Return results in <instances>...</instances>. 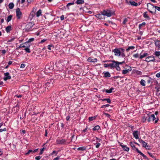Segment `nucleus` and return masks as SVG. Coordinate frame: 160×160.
<instances>
[{"label":"nucleus","instance_id":"f257e3e1","mask_svg":"<svg viewBox=\"0 0 160 160\" xmlns=\"http://www.w3.org/2000/svg\"><path fill=\"white\" fill-rule=\"evenodd\" d=\"M125 50L122 48H116L112 50V52H114V55L116 56H121L122 58L125 57L124 52Z\"/></svg>","mask_w":160,"mask_h":160},{"label":"nucleus","instance_id":"f03ea898","mask_svg":"<svg viewBox=\"0 0 160 160\" xmlns=\"http://www.w3.org/2000/svg\"><path fill=\"white\" fill-rule=\"evenodd\" d=\"M130 145L132 147V148L133 150H135L137 151V152L139 153L141 156H142L143 157L147 159V158L146 156L144 155L142 152L141 151H140L137 148L134 144L132 142H130Z\"/></svg>","mask_w":160,"mask_h":160},{"label":"nucleus","instance_id":"7ed1b4c3","mask_svg":"<svg viewBox=\"0 0 160 160\" xmlns=\"http://www.w3.org/2000/svg\"><path fill=\"white\" fill-rule=\"evenodd\" d=\"M111 62L110 63V68L111 69H113L115 68L117 65V61L115 60H107L103 61L104 62Z\"/></svg>","mask_w":160,"mask_h":160},{"label":"nucleus","instance_id":"20e7f679","mask_svg":"<svg viewBox=\"0 0 160 160\" xmlns=\"http://www.w3.org/2000/svg\"><path fill=\"white\" fill-rule=\"evenodd\" d=\"M34 24V23L33 22H28L26 26V31L27 32L31 31L32 30L31 28Z\"/></svg>","mask_w":160,"mask_h":160},{"label":"nucleus","instance_id":"39448f33","mask_svg":"<svg viewBox=\"0 0 160 160\" xmlns=\"http://www.w3.org/2000/svg\"><path fill=\"white\" fill-rule=\"evenodd\" d=\"M56 142L58 144L68 145L69 143V142H66V140L65 139H57L56 140Z\"/></svg>","mask_w":160,"mask_h":160},{"label":"nucleus","instance_id":"423d86ee","mask_svg":"<svg viewBox=\"0 0 160 160\" xmlns=\"http://www.w3.org/2000/svg\"><path fill=\"white\" fill-rule=\"evenodd\" d=\"M102 12L105 17H110L112 14L111 11L107 9L103 10Z\"/></svg>","mask_w":160,"mask_h":160},{"label":"nucleus","instance_id":"0eeeda50","mask_svg":"<svg viewBox=\"0 0 160 160\" xmlns=\"http://www.w3.org/2000/svg\"><path fill=\"white\" fill-rule=\"evenodd\" d=\"M147 9L148 11L151 13H153V12L152 11L150 10H154L155 8V7L153 5L150 3H147Z\"/></svg>","mask_w":160,"mask_h":160},{"label":"nucleus","instance_id":"6e6552de","mask_svg":"<svg viewBox=\"0 0 160 160\" xmlns=\"http://www.w3.org/2000/svg\"><path fill=\"white\" fill-rule=\"evenodd\" d=\"M16 17L18 19H20L22 15V13L20 11V9L19 8H17L16 9Z\"/></svg>","mask_w":160,"mask_h":160},{"label":"nucleus","instance_id":"1a4fd4ad","mask_svg":"<svg viewBox=\"0 0 160 160\" xmlns=\"http://www.w3.org/2000/svg\"><path fill=\"white\" fill-rule=\"evenodd\" d=\"M145 61L147 62H155L154 57L152 56H151L147 57L145 59Z\"/></svg>","mask_w":160,"mask_h":160},{"label":"nucleus","instance_id":"9d476101","mask_svg":"<svg viewBox=\"0 0 160 160\" xmlns=\"http://www.w3.org/2000/svg\"><path fill=\"white\" fill-rule=\"evenodd\" d=\"M45 88H47V89H49V88H51L53 86V83L52 82H48L45 83Z\"/></svg>","mask_w":160,"mask_h":160},{"label":"nucleus","instance_id":"9b49d317","mask_svg":"<svg viewBox=\"0 0 160 160\" xmlns=\"http://www.w3.org/2000/svg\"><path fill=\"white\" fill-rule=\"evenodd\" d=\"M9 73L7 72L4 73V75L5 77L3 78L4 81H6L8 79H11V77L9 75Z\"/></svg>","mask_w":160,"mask_h":160},{"label":"nucleus","instance_id":"f8f14e48","mask_svg":"<svg viewBox=\"0 0 160 160\" xmlns=\"http://www.w3.org/2000/svg\"><path fill=\"white\" fill-rule=\"evenodd\" d=\"M119 146H121L124 151L128 152L129 150V148L128 147H127L126 145H122V143L119 142Z\"/></svg>","mask_w":160,"mask_h":160},{"label":"nucleus","instance_id":"ddd939ff","mask_svg":"<svg viewBox=\"0 0 160 160\" xmlns=\"http://www.w3.org/2000/svg\"><path fill=\"white\" fill-rule=\"evenodd\" d=\"M140 133L138 131H133L132 134L133 137L135 138L136 139H139L138 134Z\"/></svg>","mask_w":160,"mask_h":160},{"label":"nucleus","instance_id":"4468645a","mask_svg":"<svg viewBox=\"0 0 160 160\" xmlns=\"http://www.w3.org/2000/svg\"><path fill=\"white\" fill-rule=\"evenodd\" d=\"M19 109V106L18 105H16L14 107L12 108V111L14 112V113H16L17 112Z\"/></svg>","mask_w":160,"mask_h":160},{"label":"nucleus","instance_id":"2eb2a0df","mask_svg":"<svg viewBox=\"0 0 160 160\" xmlns=\"http://www.w3.org/2000/svg\"><path fill=\"white\" fill-rule=\"evenodd\" d=\"M132 70V68L130 67H129V68L127 69L123 70L122 71V73L123 74H125L128 73L129 71Z\"/></svg>","mask_w":160,"mask_h":160},{"label":"nucleus","instance_id":"dca6fc26","mask_svg":"<svg viewBox=\"0 0 160 160\" xmlns=\"http://www.w3.org/2000/svg\"><path fill=\"white\" fill-rule=\"evenodd\" d=\"M96 17L100 19H104L105 18V16L103 15L102 12H101V14L96 15Z\"/></svg>","mask_w":160,"mask_h":160},{"label":"nucleus","instance_id":"f3484780","mask_svg":"<svg viewBox=\"0 0 160 160\" xmlns=\"http://www.w3.org/2000/svg\"><path fill=\"white\" fill-rule=\"evenodd\" d=\"M138 141L140 143H141L142 144V146L144 148L145 147H146V145L147 144V143H146V142H145L142 139H139L138 140Z\"/></svg>","mask_w":160,"mask_h":160},{"label":"nucleus","instance_id":"a211bd4d","mask_svg":"<svg viewBox=\"0 0 160 160\" xmlns=\"http://www.w3.org/2000/svg\"><path fill=\"white\" fill-rule=\"evenodd\" d=\"M151 119L153 121H155V123H156L157 122L158 119L155 117V115L153 114L151 115Z\"/></svg>","mask_w":160,"mask_h":160},{"label":"nucleus","instance_id":"6ab92c4d","mask_svg":"<svg viewBox=\"0 0 160 160\" xmlns=\"http://www.w3.org/2000/svg\"><path fill=\"white\" fill-rule=\"evenodd\" d=\"M104 74L103 77L105 78H109L110 77L111 75L108 72H104L103 73Z\"/></svg>","mask_w":160,"mask_h":160},{"label":"nucleus","instance_id":"aec40b11","mask_svg":"<svg viewBox=\"0 0 160 160\" xmlns=\"http://www.w3.org/2000/svg\"><path fill=\"white\" fill-rule=\"evenodd\" d=\"M154 42L155 46L158 48H160V40H156Z\"/></svg>","mask_w":160,"mask_h":160},{"label":"nucleus","instance_id":"412c9836","mask_svg":"<svg viewBox=\"0 0 160 160\" xmlns=\"http://www.w3.org/2000/svg\"><path fill=\"white\" fill-rule=\"evenodd\" d=\"M88 61L91 62H96L97 61V59L96 58L92 59L91 58L89 57L88 59Z\"/></svg>","mask_w":160,"mask_h":160},{"label":"nucleus","instance_id":"4be33fe9","mask_svg":"<svg viewBox=\"0 0 160 160\" xmlns=\"http://www.w3.org/2000/svg\"><path fill=\"white\" fill-rule=\"evenodd\" d=\"M129 2L130 3V5L132 6H137L138 5V4L136 2H135L132 1H129Z\"/></svg>","mask_w":160,"mask_h":160},{"label":"nucleus","instance_id":"5701e85b","mask_svg":"<svg viewBox=\"0 0 160 160\" xmlns=\"http://www.w3.org/2000/svg\"><path fill=\"white\" fill-rule=\"evenodd\" d=\"M114 89V88L113 87H112L111 88H110L109 90L108 89H104V91H105V92L108 93H111L112 92V90H113Z\"/></svg>","mask_w":160,"mask_h":160},{"label":"nucleus","instance_id":"b1692460","mask_svg":"<svg viewBox=\"0 0 160 160\" xmlns=\"http://www.w3.org/2000/svg\"><path fill=\"white\" fill-rule=\"evenodd\" d=\"M77 150H80L81 151H83L86 150V148L85 146H83L82 147H80L78 148Z\"/></svg>","mask_w":160,"mask_h":160},{"label":"nucleus","instance_id":"393cba45","mask_svg":"<svg viewBox=\"0 0 160 160\" xmlns=\"http://www.w3.org/2000/svg\"><path fill=\"white\" fill-rule=\"evenodd\" d=\"M75 3L78 4H82L84 3V1L83 0H77Z\"/></svg>","mask_w":160,"mask_h":160},{"label":"nucleus","instance_id":"a878e982","mask_svg":"<svg viewBox=\"0 0 160 160\" xmlns=\"http://www.w3.org/2000/svg\"><path fill=\"white\" fill-rule=\"evenodd\" d=\"M35 12L34 11L32 10L29 15V17L32 18L35 16Z\"/></svg>","mask_w":160,"mask_h":160},{"label":"nucleus","instance_id":"bb28decb","mask_svg":"<svg viewBox=\"0 0 160 160\" xmlns=\"http://www.w3.org/2000/svg\"><path fill=\"white\" fill-rule=\"evenodd\" d=\"M148 55V53L145 52L142 55H140V57H139V58L142 59L143 58L147 56Z\"/></svg>","mask_w":160,"mask_h":160},{"label":"nucleus","instance_id":"cd10ccee","mask_svg":"<svg viewBox=\"0 0 160 160\" xmlns=\"http://www.w3.org/2000/svg\"><path fill=\"white\" fill-rule=\"evenodd\" d=\"M11 30V27L10 26H7L6 28V30L7 32H9Z\"/></svg>","mask_w":160,"mask_h":160},{"label":"nucleus","instance_id":"c85d7f7f","mask_svg":"<svg viewBox=\"0 0 160 160\" xmlns=\"http://www.w3.org/2000/svg\"><path fill=\"white\" fill-rule=\"evenodd\" d=\"M136 74L138 75H140L142 74V72L140 71L135 70L134 72Z\"/></svg>","mask_w":160,"mask_h":160},{"label":"nucleus","instance_id":"c756f323","mask_svg":"<svg viewBox=\"0 0 160 160\" xmlns=\"http://www.w3.org/2000/svg\"><path fill=\"white\" fill-rule=\"evenodd\" d=\"M14 6V4L13 2H10L9 3L8 5L9 8L10 9H12Z\"/></svg>","mask_w":160,"mask_h":160},{"label":"nucleus","instance_id":"7c9ffc66","mask_svg":"<svg viewBox=\"0 0 160 160\" xmlns=\"http://www.w3.org/2000/svg\"><path fill=\"white\" fill-rule=\"evenodd\" d=\"M42 13V11L41 9H39L36 13V15L37 17H39Z\"/></svg>","mask_w":160,"mask_h":160},{"label":"nucleus","instance_id":"2f4dec72","mask_svg":"<svg viewBox=\"0 0 160 160\" xmlns=\"http://www.w3.org/2000/svg\"><path fill=\"white\" fill-rule=\"evenodd\" d=\"M101 100L102 101H106L108 103H110L111 102V100L109 98H104V99H102Z\"/></svg>","mask_w":160,"mask_h":160},{"label":"nucleus","instance_id":"473e14b6","mask_svg":"<svg viewBox=\"0 0 160 160\" xmlns=\"http://www.w3.org/2000/svg\"><path fill=\"white\" fill-rule=\"evenodd\" d=\"M100 128V126L98 125H96V126H95V127H94L92 128V130L93 131L97 130H98V129H99Z\"/></svg>","mask_w":160,"mask_h":160},{"label":"nucleus","instance_id":"72a5a7b5","mask_svg":"<svg viewBox=\"0 0 160 160\" xmlns=\"http://www.w3.org/2000/svg\"><path fill=\"white\" fill-rule=\"evenodd\" d=\"M147 12H145L143 14V16L144 18H147L148 19H150L149 17L148 16L147 14Z\"/></svg>","mask_w":160,"mask_h":160},{"label":"nucleus","instance_id":"f704fd0d","mask_svg":"<svg viewBox=\"0 0 160 160\" xmlns=\"http://www.w3.org/2000/svg\"><path fill=\"white\" fill-rule=\"evenodd\" d=\"M135 48V47L133 46H131L129 47L126 49V51L128 52L130 50H133Z\"/></svg>","mask_w":160,"mask_h":160},{"label":"nucleus","instance_id":"c9c22d12","mask_svg":"<svg viewBox=\"0 0 160 160\" xmlns=\"http://www.w3.org/2000/svg\"><path fill=\"white\" fill-rule=\"evenodd\" d=\"M145 25L146 22H143L142 23L140 24L138 27L139 29H141L142 27L145 26Z\"/></svg>","mask_w":160,"mask_h":160},{"label":"nucleus","instance_id":"e433bc0d","mask_svg":"<svg viewBox=\"0 0 160 160\" xmlns=\"http://www.w3.org/2000/svg\"><path fill=\"white\" fill-rule=\"evenodd\" d=\"M145 82H146L144 80L142 79L141 80L140 82V84L143 86H145Z\"/></svg>","mask_w":160,"mask_h":160},{"label":"nucleus","instance_id":"4c0bfd02","mask_svg":"<svg viewBox=\"0 0 160 160\" xmlns=\"http://www.w3.org/2000/svg\"><path fill=\"white\" fill-rule=\"evenodd\" d=\"M12 15H10L8 17L7 19L6 20L7 22H9V21H10L11 20L12 18Z\"/></svg>","mask_w":160,"mask_h":160},{"label":"nucleus","instance_id":"58836bf2","mask_svg":"<svg viewBox=\"0 0 160 160\" xmlns=\"http://www.w3.org/2000/svg\"><path fill=\"white\" fill-rule=\"evenodd\" d=\"M25 48L23 49L24 50H25L28 53H30L31 51L30 49L29 48V47H24Z\"/></svg>","mask_w":160,"mask_h":160},{"label":"nucleus","instance_id":"ea45409f","mask_svg":"<svg viewBox=\"0 0 160 160\" xmlns=\"http://www.w3.org/2000/svg\"><path fill=\"white\" fill-rule=\"evenodd\" d=\"M96 117L97 116L89 117L88 118V119L89 121H92L94 120L96 118Z\"/></svg>","mask_w":160,"mask_h":160},{"label":"nucleus","instance_id":"a19ab883","mask_svg":"<svg viewBox=\"0 0 160 160\" xmlns=\"http://www.w3.org/2000/svg\"><path fill=\"white\" fill-rule=\"evenodd\" d=\"M157 57H159L160 55V52L159 51H155L154 53Z\"/></svg>","mask_w":160,"mask_h":160},{"label":"nucleus","instance_id":"79ce46f5","mask_svg":"<svg viewBox=\"0 0 160 160\" xmlns=\"http://www.w3.org/2000/svg\"><path fill=\"white\" fill-rule=\"evenodd\" d=\"M151 117L150 115V116L147 117L146 118L145 120H147L148 122H150L151 121Z\"/></svg>","mask_w":160,"mask_h":160},{"label":"nucleus","instance_id":"37998d69","mask_svg":"<svg viewBox=\"0 0 160 160\" xmlns=\"http://www.w3.org/2000/svg\"><path fill=\"white\" fill-rule=\"evenodd\" d=\"M117 65L119 66V65H122L123 63H125V61H123L122 62H119L117 61Z\"/></svg>","mask_w":160,"mask_h":160},{"label":"nucleus","instance_id":"c03bdc74","mask_svg":"<svg viewBox=\"0 0 160 160\" xmlns=\"http://www.w3.org/2000/svg\"><path fill=\"white\" fill-rule=\"evenodd\" d=\"M74 4V2H70V3H68L67 4V7H68V9H69V8H68V7L70 6L71 5H73Z\"/></svg>","mask_w":160,"mask_h":160},{"label":"nucleus","instance_id":"a18cd8bd","mask_svg":"<svg viewBox=\"0 0 160 160\" xmlns=\"http://www.w3.org/2000/svg\"><path fill=\"white\" fill-rule=\"evenodd\" d=\"M29 42H27V41L24 44L25 45V47H29L30 46V44L29 43Z\"/></svg>","mask_w":160,"mask_h":160},{"label":"nucleus","instance_id":"49530a36","mask_svg":"<svg viewBox=\"0 0 160 160\" xmlns=\"http://www.w3.org/2000/svg\"><path fill=\"white\" fill-rule=\"evenodd\" d=\"M24 47H25V45H22V44H21L19 46V47H18L16 48V50H18L19 48H24Z\"/></svg>","mask_w":160,"mask_h":160},{"label":"nucleus","instance_id":"de8ad7c7","mask_svg":"<svg viewBox=\"0 0 160 160\" xmlns=\"http://www.w3.org/2000/svg\"><path fill=\"white\" fill-rule=\"evenodd\" d=\"M103 66L104 68H107L108 67H109L110 68V63L109 64H107V63H105L103 64Z\"/></svg>","mask_w":160,"mask_h":160},{"label":"nucleus","instance_id":"09e8293b","mask_svg":"<svg viewBox=\"0 0 160 160\" xmlns=\"http://www.w3.org/2000/svg\"><path fill=\"white\" fill-rule=\"evenodd\" d=\"M34 40V38H31L29 39L27 41V42H30L32 41H33Z\"/></svg>","mask_w":160,"mask_h":160},{"label":"nucleus","instance_id":"8fccbe9b","mask_svg":"<svg viewBox=\"0 0 160 160\" xmlns=\"http://www.w3.org/2000/svg\"><path fill=\"white\" fill-rule=\"evenodd\" d=\"M51 48H54V46L52 45H48V48L49 50H51Z\"/></svg>","mask_w":160,"mask_h":160},{"label":"nucleus","instance_id":"3c124183","mask_svg":"<svg viewBox=\"0 0 160 160\" xmlns=\"http://www.w3.org/2000/svg\"><path fill=\"white\" fill-rule=\"evenodd\" d=\"M155 12H156V10H157L158 11H160V7H158V6H155Z\"/></svg>","mask_w":160,"mask_h":160},{"label":"nucleus","instance_id":"603ef678","mask_svg":"<svg viewBox=\"0 0 160 160\" xmlns=\"http://www.w3.org/2000/svg\"><path fill=\"white\" fill-rule=\"evenodd\" d=\"M115 68L118 71H120L121 70L120 67H119V66L118 65H117Z\"/></svg>","mask_w":160,"mask_h":160},{"label":"nucleus","instance_id":"864d4df0","mask_svg":"<svg viewBox=\"0 0 160 160\" xmlns=\"http://www.w3.org/2000/svg\"><path fill=\"white\" fill-rule=\"evenodd\" d=\"M144 148L150 150L151 149V147L149 145H147V144L146 145V147Z\"/></svg>","mask_w":160,"mask_h":160},{"label":"nucleus","instance_id":"5fc2aeb1","mask_svg":"<svg viewBox=\"0 0 160 160\" xmlns=\"http://www.w3.org/2000/svg\"><path fill=\"white\" fill-rule=\"evenodd\" d=\"M138 56H139V55L138 53L134 54L133 55V57L135 58H138Z\"/></svg>","mask_w":160,"mask_h":160},{"label":"nucleus","instance_id":"6e6d98bb","mask_svg":"<svg viewBox=\"0 0 160 160\" xmlns=\"http://www.w3.org/2000/svg\"><path fill=\"white\" fill-rule=\"evenodd\" d=\"M128 21V19L127 18H125L124 19V20L123 22V24H126V22Z\"/></svg>","mask_w":160,"mask_h":160},{"label":"nucleus","instance_id":"4d7b16f0","mask_svg":"<svg viewBox=\"0 0 160 160\" xmlns=\"http://www.w3.org/2000/svg\"><path fill=\"white\" fill-rule=\"evenodd\" d=\"M41 158H42L41 156H37V157H35V158L36 160H39Z\"/></svg>","mask_w":160,"mask_h":160},{"label":"nucleus","instance_id":"13d9d810","mask_svg":"<svg viewBox=\"0 0 160 160\" xmlns=\"http://www.w3.org/2000/svg\"><path fill=\"white\" fill-rule=\"evenodd\" d=\"M103 114L105 115L106 116H107V117H108L109 118H110L111 116L108 113H106L104 112Z\"/></svg>","mask_w":160,"mask_h":160},{"label":"nucleus","instance_id":"bf43d9fd","mask_svg":"<svg viewBox=\"0 0 160 160\" xmlns=\"http://www.w3.org/2000/svg\"><path fill=\"white\" fill-rule=\"evenodd\" d=\"M32 152V150H29L28 151V152H27V153H26L25 154L26 155L29 154L30 152Z\"/></svg>","mask_w":160,"mask_h":160},{"label":"nucleus","instance_id":"052dcab7","mask_svg":"<svg viewBox=\"0 0 160 160\" xmlns=\"http://www.w3.org/2000/svg\"><path fill=\"white\" fill-rule=\"evenodd\" d=\"M14 39H15L14 38H11V39H10V40H8L7 41V43H9V42H10L13 41L14 40Z\"/></svg>","mask_w":160,"mask_h":160},{"label":"nucleus","instance_id":"680f3d73","mask_svg":"<svg viewBox=\"0 0 160 160\" xmlns=\"http://www.w3.org/2000/svg\"><path fill=\"white\" fill-rule=\"evenodd\" d=\"M148 153L150 156L151 157H152V158H154V156L151 153L149 152H148Z\"/></svg>","mask_w":160,"mask_h":160},{"label":"nucleus","instance_id":"e2e57ef3","mask_svg":"<svg viewBox=\"0 0 160 160\" xmlns=\"http://www.w3.org/2000/svg\"><path fill=\"white\" fill-rule=\"evenodd\" d=\"M156 76L157 78H160V72H158L156 74Z\"/></svg>","mask_w":160,"mask_h":160},{"label":"nucleus","instance_id":"0e129e2a","mask_svg":"<svg viewBox=\"0 0 160 160\" xmlns=\"http://www.w3.org/2000/svg\"><path fill=\"white\" fill-rule=\"evenodd\" d=\"M25 64H22L20 66V68H23L25 67Z\"/></svg>","mask_w":160,"mask_h":160},{"label":"nucleus","instance_id":"69168bd1","mask_svg":"<svg viewBox=\"0 0 160 160\" xmlns=\"http://www.w3.org/2000/svg\"><path fill=\"white\" fill-rule=\"evenodd\" d=\"M101 144L100 143H97V145H96V148H98L100 146V145Z\"/></svg>","mask_w":160,"mask_h":160},{"label":"nucleus","instance_id":"338daca9","mask_svg":"<svg viewBox=\"0 0 160 160\" xmlns=\"http://www.w3.org/2000/svg\"><path fill=\"white\" fill-rule=\"evenodd\" d=\"M64 16L63 15H62L60 17V19L61 21L63 20L64 19Z\"/></svg>","mask_w":160,"mask_h":160},{"label":"nucleus","instance_id":"774afa93","mask_svg":"<svg viewBox=\"0 0 160 160\" xmlns=\"http://www.w3.org/2000/svg\"><path fill=\"white\" fill-rule=\"evenodd\" d=\"M60 159V156H58L54 158L53 160H59Z\"/></svg>","mask_w":160,"mask_h":160}]
</instances>
